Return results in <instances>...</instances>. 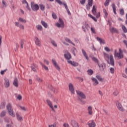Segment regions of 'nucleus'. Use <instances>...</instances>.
I'll return each mask as SVG.
<instances>
[{"instance_id": "f257e3e1", "label": "nucleus", "mask_w": 127, "mask_h": 127, "mask_svg": "<svg viewBox=\"0 0 127 127\" xmlns=\"http://www.w3.org/2000/svg\"><path fill=\"white\" fill-rule=\"evenodd\" d=\"M104 57L107 59H110V65L115 66V61H114V57L113 56V55H110V56H109V54L104 53Z\"/></svg>"}, {"instance_id": "f03ea898", "label": "nucleus", "mask_w": 127, "mask_h": 127, "mask_svg": "<svg viewBox=\"0 0 127 127\" xmlns=\"http://www.w3.org/2000/svg\"><path fill=\"white\" fill-rule=\"evenodd\" d=\"M6 109L8 111V113L10 116H11L13 118H14L15 117V114L13 112V109H12V106L10 103H9L7 104L6 106Z\"/></svg>"}, {"instance_id": "7ed1b4c3", "label": "nucleus", "mask_w": 127, "mask_h": 127, "mask_svg": "<svg viewBox=\"0 0 127 127\" xmlns=\"http://www.w3.org/2000/svg\"><path fill=\"white\" fill-rule=\"evenodd\" d=\"M114 56L115 57L118 58V59H122V58H124V55L123 54L122 49H119V53L117 52V50H115Z\"/></svg>"}, {"instance_id": "20e7f679", "label": "nucleus", "mask_w": 127, "mask_h": 127, "mask_svg": "<svg viewBox=\"0 0 127 127\" xmlns=\"http://www.w3.org/2000/svg\"><path fill=\"white\" fill-rule=\"evenodd\" d=\"M83 25L82 26V29L84 32H87L89 29L90 28V25L88 23V22L85 21L82 23Z\"/></svg>"}, {"instance_id": "39448f33", "label": "nucleus", "mask_w": 127, "mask_h": 127, "mask_svg": "<svg viewBox=\"0 0 127 127\" xmlns=\"http://www.w3.org/2000/svg\"><path fill=\"white\" fill-rule=\"evenodd\" d=\"M64 57L65 59H66L67 61H69L70 59H71L72 58V56L71 55V54L68 52L67 50H64Z\"/></svg>"}, {"instance_id": "423d86ee", "label": "nucleus", "mask_w": 127, "mask_h": 127, "mask_svg": "<svg viewBox=\"0 0 127 127\" xmlns=\"http://www.w3.org/2000/svg\"><path fill=\"white\" fill-rule=\"evenodd\" d=\"M31 7L34 11H37L39 9V5L37 4L34 3V2H31Z\"/></svg>"}, {"instance_id": "0eeeda50", "label": "nucleus", "mask_w": 127, "mask_h": 127, "mask_svg": "<svg viewBox=\"0 0 127 127\" xmlns=\"http://www.w3.org/2000/svg\"><path fill=\"white\" fill-rule=\"evenodd\" d=\"M59 23L58 22L56 23V26L59 28H60V27L61 28H63V27H64V22L63 21V20H62V19L60 18L59 19Z\"/></svg>"}, {"instance_id": "6e6552de", "label": "nucleus", "mask_w": 127, "mask_h": 127, "mask_svg": "<svg viewBox=\"0 0 127 127\" xmlns=\"http://www.w3.org/2000/svg\"><path fill=\"white\" fill-rule=\"evenodd\" d=\"M76 93L81 99H86V95L82 91L76 90Z\"/></svg>"}, {"instance_id": "1a4fd4ad", "label": "nucleus", "mask_w": 127, "mask_h": 127, "mask_svg": "<svg viewBox=\"0 0 127 127\" xmlns=\"http://www.w3.org/2000/svg\"><path fill=\"white\" fill-rule=\"evenodd\" d=\"M116 105L119 111H121V112H125V109H124V107L122 106V104L119 102V101L116 102Z\"/></svg>"}, {"instance_id": "9d476101", "label": "nucleus", "mask_w": 127, "mask_h": 127, "mask_svg": "<svg viewBox=\"0 0 127 127\" xmlns=\"http://www.w3.org/2000/svg\"><path fill=\"white\" fill-rule=\"evenodd\" d=\"M88 3L86 4V9L90 10V7L93 6V0H88Z\"/></svg>"}, {"instance_id": "9b49d317", "label": "nucleus", "mask_w": 127, "mask_h": 127, "mask_svg": "<svg viewBox=\"0 0 127 127\" xmlns=\"http://www.w3.org/2000/svg\"><path fill=\"white\" fill-rule=\"evenodd\" d=\"M68 88L70 92L74 95V94H75V88H74V85H73L72 83H69L68 85Z\"/></svg>"}, {"instance_id": "f8f14e48", "label": "nucleus", "mask_w": 127, "mask_h": 127, "mask_svg": "<svg viewBox=\"0 0 127 127\" xmlns=\"http://www.w3.org/2000/svg\"><path fill=\"white\" fill-rule=\"evenodd\" d=\"M52 61L56 69L58 70L59 71H60V67L59 66V65L57 64V63L56 62V61L55 59H52Z\"/></svg>"}, {"instance_id": "ddd939ff", "label": "nucleus", "mask_w": 127, "mask_h": 127, "mask_svg": "<svg viewBox=\"0 0 127 127\" xmlns=\"http://www.w3.org/2000/svg\"><path fill=\"white\" fill-rule=\"evenodd\" d=\"M4 80V86L6 88H9V85H10L9 80H8V79L6 78H5Z\"/></svg>"}, {"instance_id": "4468645a", "label": "nucleus", "mask_w": 127, "mask_h": 127, "mask_svg": "<svg viewBox=\"0 0 127 127\" xmlns=\"http://www.w3.org/2000/svg\"><path fill=\"white\" fill-rule=\"evenodd\" d=\"M96 40H97V41H99L100 44H106V42L105 41V40L104 39H102L99 37H97L96 38Z\"/></svg>"}, {"instance_id": "2eb2a0df", "label": "nucleus", "mask_w": 127, "mask_h": 127, "mask_svg": "<svg viewBox=\"0 0 127 127\" xmlns=\"http://www.w3.org/2000/svg\"><path fill=\"white\" fill-rule=\"evenodd\" d=\"M35 38L36 39L35 41L36 45H37V46L40 47V46H41V43L40 42V40H39L38 39V37H35Z\"/></svg>"}, {"instance_id": "dca6fc26", "label": "nucleus", "mask_w": 127, "mask_h": 127, "mask_svg": "<svg viewBox=\"0 0 127 127\" xmlns=\"http://www.w3.org/2000/svg\"><path fill=\"white\" fill-rule=\"evenodd\" d=\"M67 63H68L69 64L72 65V66H74V67H77V66L79 65V64L78 63L72 62V61H67Z\"/></svg>"}, {"instance_id": "f3484780", "label": "nucleus", "mask_w": 127, "mask_h": 127, "mask_svg": "<svg viewBox=\"0 0 127 127\" xmlns=\"http://www.w3.org/2000/svg\"><path fill=\"white\" fill-rule=\"evenodd\" d=\"M87 111L90 116H92L93 115V107L92 106H89L87 108Z\"/></svg>"}, {"instance_id": "a211bd4d", "label": "nucleus", "mask_w": 127, "mask_h": 127, "mask_svg": "<svg viewBox=\"0 0 127 127\" xmlns=\"http://www.w3.org/2000/svg\"><path fill=\"white\" fill-rule=\"evenodd\" d=\"M47 103L48 106L50 107V108H51L52 111H54V112L55 110H54V108H53V105L52 104V102L50 100L47 99Z\"/></svg>"}, {"instance_id": "6ab92c4d", "label": "nucleus", "mask_w": 127, "mask_h": 127, "mask_svg": "<svg viewBox=\"0 0 127 127\" xmlns=\"http://www.w3.org/2000/svg\"><path fill=\"white\" fill-rule=\"evenodd\" d=\"M81 51L83 56L85 58V59H86V60H89V57H88V55H87V53H86L85 50L82 49Z\"/></svg>"}, {"instance_id": "aec40b11", "label": "nucleus", "mask_w": 127, "mask_h": 127, "mask_svg": "<svg viewBox=\"0 0 127 127\" xmlns=\"http://www.w3.org/2000/svg\"><path fill=\"white\" fill-rule=\"evenodd\" d=\"M92 81L94 82L93 83V86H97L98 84H99V81L96 79L95 77H92L91 78Z\"/></svg>"}, {"instance_id": "412c9836", "label": "nucleus", "mask_w": 127, "mask_h": 127, "mask_svg": "<svg viewBox=\"0 0 127 127\" xmlns=\"http://www.w3.org/2000/svg\"><path fill=\"white\" fill-rule=\"evenodd\" d=\"M71 125L73 127H79V126H78V123L75 121V120L71 121Z\"/></svg>"}, {"instance_id": "4be33fe9", "label": "nucleus", "mask_w": 127, "mask_h": 127, "mask_svg": "<svg viewBox=\"0 0 127 127\" xmlns=\"http://www.w3.org/2000/svg\"><path fill=\"white\" fill-rule=\"evenodd\" d=\"M13 85L17 88L18 87V80L16 78H15L14 81L13 82Z\"/></svg>"}, {"instance_id": "5701e85b", "label": "nucleus", "mask_w": 127, "mask_h": 127, "mask_svg": "<svg viewBox=\"0 0 127 127\" xmlns=\"http://www.w3.org/2000/svg\"><path fill=\"white\" fill-rule=\"evenodd\" d=\"M110 30L111 32H112V33H118V30L116 28L113 27L111 28L110 29Z\"/></svg>"}, {"instance_id": "b1692460", "label": "nucleus", "mask_w": 127, "mask_h": 127, "mask_svg": "<svg viewBox=\"0 0 127 127\" xmlns=\"http://www.w3.org/2000/svg\"><path fill=\"white\" fill-rule=\"evenodd\" d=\"M98 65L99 68H101V69H103V70H104V68H105L106 67V66H107V65H106V64H105V63H102V64H98Z\"/></svg>"}, {"instance_id": "393cba45", "label": "nucleus", "mask_w": 127, "mask_h": 127, "mask_svg": "<svg viewBox=\"0 0 127 127\" xmlns=\"http://www.w3.org/2000/svg\"><path fill=\"white\" fill-rule=\"evenodd\" d=\"M41 24L45 28H47V27H48V24H47V23L44 21H41Z\"/></svg>"}, {"instance_id": "a878e982", "label": "nucleus", "mask_w": 127, "mask_h": 127, "mask_svg": "<svg viewBox=\"0 0 127 127\" xmlns=\"http://www.w3.org/2000/svg\"><path fill=\"white\" fill-rule=\"evenodd\" d=\"M92 12L94 15H96L97 13V10L96 9V6L93 5L92 9Z\"/></svg>"}, {"instance_id": "bb28decb", "label": "nucleus", "mask_w": 127, "mask_h": 127, "mask_svg": "<svg viewBox=\"0 0 127 127\" xmlns=\"http://www.w3.org/2000/svg\"><path fill=\"white\" fill-rule=\"evenodd\" d=\"M65 41H66V42H68V43H70V44H72V45H73V46H75V44H74V43L72 42V41H71V40H70V39H69L68 38H65Z\"/></svg>"}, {"instance_id": "cd10ccee", "label": "nucleus", "mask_w": 127, "mask_h": 127, "mask_svg": "<svg viewBox=\"0 0 127 127\" xmlns=\"http://www.w3.org/2000/svg\"><path fill=\"white\" fill-rule=\"evenodd\" d=\"M31 69L33 70L34 72H36V68H37V65L33 64L31 66Z\"/></svg>"}, {"instance_id": "c85d7f7f", "label": "nucleus", "mask_w": 127, "mask_h": 127, "mask_svg": "<svg viewBox=\"0 0 127 127\" xmlns=\"http://www.w3.org/2000/svg\"><path fill=\"white\" fill-rule=\"evenodd\" d=\"M112 8L113 9L114 13L117 14V12L116 11V10H117V7H116V4H115V3L112 4Z\"/></svg>"}, {"instance_id": "c756f323", "label": "nucleus", "mask_w": 127, "mask_h": 127, "mask_svg": "<svg viewBox=\"0 0 127 127\" xmlns=\"http://www.w3.org/2000/svg\"><path fill=\"white\" fill-rule=\"evenodd\" d=\"M89 127H96V124L94 122H92L88 124Z\"/></svg>"}, {"instance_id": "7c9ffc66", "label": "nucleus", "mask_w": 127, "mask_h": 127, "mask_svg": "<svg viewBox=\"0 0 127 127\" xmlns=\"http://www.w3.org/2000/svg\"><path fill=\"white\" fill-rule=\"evenodd\" d=\"M35 76H36V80L38 81V82H39V83H41L42 81H43V80L42 78L38 77V75H36Z\"/></svg>"}, {"instance_id": "2f4dec72", "label": "nucleus", "mask_w": 127, "mask_h": 127, "mask_svg": "<svg viewBox=\"0 0 127 127\" xmlns=\"http://www.w3.org/2000/svg\"><path fill=\"white\" fill-rule=\"evenodd\" d=\"M16 116L17 117V120L19 121H22V117L19 115L18 112L16 113Z\"/></svg>"}, {"instance_id": "473e14b6", "label": "nucleus", "mask_w": 127, "mask_h": 127, "mask_svg": "<svg viewBox=\"0 0 127 127\" xmlns=\"http://www.w3.org/2000/svg\"><path fill=\"white\" fill-rule=\"evenodd\" d=\"M40 8L41 10L42 11H44L45 10V6L43 5V4H39Z\"/></svg>"}, {"instance_id": "72a5a7b5", "label": "nucleus", "mask_w": 127, "mask_h": 127, "mask_svg": "<svg viewBox=\"0 0 127 127\" xmlns=\"http://www.w3.org/2000/svg\"><path fill=\"white\" fill-rule=\"evenodd\" d=\"M36 27L37 30H39V31H41L43 29L42 26H41V25H37Z\"/></svg>"}, {"instance_id": "f704fd0d", "label": "nucleus", "mask_w": 127, "mask_h": 127, "mask_svg": "<svg viewBox=\"0 0 127 127\" xmlns=\"http://www.w3.org/2000/svg\"><path fill=\"white\" fill-rule=\"evenodd\" d=\"M96 77L100 82H103V81H104V78H102V77L100 75H96Z\"/></svg>"}, {"instance_id": "c9c22d12", "label": "nucleus", "mask_w": 127, "mask_h": 127, "mask_svg": "<svg viewBox=\"0 0 127 127\" xmlns=\"http://www.w3.org/2000/svg\"><path fill=\"white\" fill-rule=\"evenodd\" d=\"M71 52L74 56H76V48L73 47L71 49Z\"/></svg>"}, {"instance_id": "e433bc0d", "label": "nucleus", "mask_w": 127, "mask_h": 127, "mask_svg": "<svg viewBox=\"0 0 127 127\" xmlns=\"http://www.w3.org/2000/svg\"><path fill=\"white\" fill-rule=\"evenodd\" d=\"M88 16L91 18H92V19H93V20H94V21H95L96 22H97V21H98V20L96 18V17L93 16V15H92L91 14H89Z\"/></svg>"}, {"instance_id": "4c0bfd02", "label": "nucleus", "mask_w": 127, "mask_h": 127, "mask_svg": "<svg viewBox=\"0 0 127 127\" xmlns=\"http://www.w3.org/2000/svg\"><path fill=\"white\" fill-rule=\"evenodd\" d=\"M122 28L124 31V32H125V33H127V27H126V26L122 25Z\"/></svg>"}, {"instance_id": "58836bf2", "label": "nucleus", "mask_w": 127, "mask_h": 127, "mask_svg": "<svg viewBox=\"0 0 127 127\" xmlns=\"http://www.w3.org/2000/svg\"><path fill=\"white\" fill-rule=\"evenodd\" d=\"M19 21L20 22H22V23H26V20H25L21 17L19 18Z\"/></svg>"}, {"instance_id": "ea45409f", "label": "nucleus", "mask_w": 127, "mask_h": 127, "mask_svg": "<svg viewBox=\"0 0 127 127\" xmlns=\"http://www.w3.org/2000/svg\"><path fill=\"white\" fill-rule=\"evenodd\" d=\"M40 64L42 66V67H43V68H44L45 70H49L48 67L47 66H46V65H44V64H43V63H42V62H40Z\"/></svg>"}, {"instance_id": "a19ab883", "label": "nucleus", "mask_w": 127, "mask_h": 127, "mask_svg": "<svg viewBox=\"0 0 127 127\" xmlns=\"http://www.w3.org/2000/svg\"><path fill=\"white\" fill-rule=\"evenodd\" d=\"M51 43L54 47H57V43H56V42L54 40H52L51 41Z\"/></svg>"}, {"instance_id": "79ce46f5", "label": "nucleus", "mask_w": 127, "mask_h": 127, "mask_svg": "<svg viewBox=\"0 0 127 127\" xmlns=\"http://www.w3.org/2000/svg\"><path fill=\"white\" fill-rule=\"evenodd\" d=\"M110 1H111V0H106L104 3V5L105 6H108V5L110 4Z\"/></svg>"}, {"instance_id": "37998d69", "label": "nucleus", "mask_w": 127, "mask_h": 127, "mask_svg": "<svg viewBox=\"0 0 127 127\" xmlns=\"http://www.w3.org/2000/svg\"><path fill=\"white\" fill-rule=\"evenodd\" d=\"M87 73H88V75H90V76H91V75H93V70H92L91 69L88 70Z\"/></svg>"}, {"instance_id": "c03bdc74", "label": "nucleus", "mask_w": 127, "mask_h": 127, "mask_svg": "<svg viewBox=\"0 0 127 127\" xmlns=\"http://www.w3.org/2000/svg\"><path fill=\"white\" fill-rule=\"evenodd\" d=\"M24 45V40H21L20 41V47L23 48V45Z\"/></svg>"}, {"instance_id": "a18cd8bd", "label": "nucleus", "mask_w": 127, "mask_h": 127, "mask_svg": "<svg viewBox=\"0 0 127 127\" xmlns=\"http://www.w3.org/2000/svg\"><path fill=\"white\" fill-rule=\"evenodd\" d=\"M6 114V112H5V111H3L0 114V117L2 118V117H4V116H5Z\"/></svg>"}, {"instance_id": "49530a36", "label": "nucleus", "mask_w": 127, "mask_h": 127, "mask_svg": "<svg viewBox=\"0 0 127 127\" xmlns=\"http://www.w3.org/2000/svg\"><path fill=\"white\" fill-rule=\"evenodd\" d=\"M19 108H20L21 110L24 111V112H26V111H27V109L24 107H23V106H19Z\"/></svg>"}, {"instance_id": "de8ad7c7", "label": "nucleus", "mask_w": 127, "mask_h": 127, "mask_svg": "<svg viewBox=\"0 0 127 127\" xmlns=\"http://www.w3.org/2000/svg\"><path fill=\"white\" fill-rule=\"evenodd\" d=\"M2 4L3 5L2 7H6V2L4 0H2Z\"/></svg>"}, {"instance_id": "09e8293b", "label": "nucleus", "mask_w": 127, "mask_h": 127, "mask_svg": "<svg viewBox=\"0 0 127 127\" xmlns=\"http://www.w3.org/2000/svg\"><path fill=\"white\" fill-rule=\"evenodd\" d=\"M90 29H91V32H92V33L96 34V31H95V28H94L93 27H91Z\"/></svg>"}, {"instance_id": "8fccbe9b", "label": "nucleus", "mask_w": 127, "mask_h": 127, "mask_svg": "<svg viewBox=\"0 0 127 127\" xmlns=\"http://www.w3.org/2000/svg\"><path fill=\"white\" fill-rule=\"evenodd\" d=\"M120 14L121 15H124L125 14V10H124V9H120Z\"/></svg>"}, {"instance_id": "3c124183", "label": "nucleus", "mask_w": 127, "mask_h": 127, "mask_svg": "<svg viewBox=\"0 0 127 127\" xmlns=\"http://www.w3.org/2000/svg\"><path fill=\"white\" fill-rule=\"evenodd\" d=\"M92 60L94 61V62H96V63H99V60H98L96 58H92Z\"/></svg>"}, {"instance_id": "603ef678", "label": "nucleus", "mask_w": 127, "mask_h": 127, "mask_svg": "<svg viewBox=\"0 0 127 127\" xmlns=\"http://www.w3.org/2000/svg\"><path fill=\"white\" fill-rule=\"evenodd\" d=\"M110 73L111 74H114V73H115V69L113 67H111L110 68Z\"/></svg>"}, {"instance_id": "864d4df0", "label": "nucleus", "mask_w": 127, "mask_h": 127, "mask_svg": "<svg viewBox=\"0 0 127 127\" xmlns=\"http://www.w3.org/2000/svg\"><path fill=\"white\" fill-rule=\"evenodd\" d=\"M103 12L105 14V16L107 17V16H108V12H107V10H106V9H103Z\"/></svg>"}, {"instance_id": "5fc2aeb1", "label": "nucleus", "mask_w": 127, "mask_h": 127, "mask_svg": "<svg viewBox=\"0 0 127 127\" xmlns=\"http://www.w3.org/2000/svg\"><path fill=\"white\" fill-rule=\"evenodd\" d=\"M52 17L54 18V19H56L57 18V16L56 15V14L55 13H52Z\"/></svg>"}, {"instance_id": "6e6d98bb", "label": "nucleus", "mask_w": 127, "mask_h": 127, "mask_svg": "<svg viewBox=\"0 0 127 127\" xmlns=\"http://www.w3.org/2000/svg\"><path fill=\"white\" fill-rule=\"evenodd\" d=\"M113 95L114 96H118V95H119V91H118V90H115L114 92H113Z\"/></svg>"}, {"instance_id": "4d7b16f0", "label": "nucleus", "mask_w": 127, "mask_h": 127, "mask_svg": "<svg viewBox=\"0 0 127 127\" xmlns=\"http://www.w3.org/2000/svg\"><path fill=\"white\" fill-rule=\"evenodd\" d=\"M56 1H57L59 4H63V2L61 1V0H56Z\"/></svg>"}, {"instance_id": "13d9d810", "label": "nucleus", "mask_w": 127, "mask_h": 127, "mask_svg": "<svg viewBox=\"0 0 127 127\" xmlns=\"http://www.w3.org/2000/svg\"><path fill=\"white\" fill-rule=\"evenodd\" d=\"M104 49L105 51H107V52H110V51H111V50H110L108 47H106Z\"/></svg>"}, {"instance_id": "bf43d9fd", "label": "nucleus", "mask_w": 127, "mask_h": 127, "mask_svg": "<svg viewBox=\"0 0 127 127\" xmlns=\"http://www.w3.org/2000/svg\"><path fill=\"white\" fill-rule=\"evenodd\" d=\"M85 3H86V0H80L81 4H85Z\"/></svg>"}, {"instance_id": "052dcab7", "label": "nucleus", "mask_w": 127, "mask_h": 127, "mask_svg": "<svg viewBox=\"0 0 127 127\" xmlns=\"http://www.w3.org/2000/svg\"><path fill=\"white\" fill-rule=\"evenodd\" d=\"M79 101H80L81 103L82 104H86V101L82 100L81 98H79Z\"/></svg>"}, {"instance_id": "680f3d73", "label": "nucleus", "mask_w": 127, "mask_h": 127, "mask_svg": "<svg viewBox=\"0 0 127 127\" xmlns=\"http://www.w3.org/2000/svg\"><path fill=\"white\" fill-rule=\"evenodd\" d=\"M44 62L47 64V65H49V61H48L47 60H44Z\"/></svg>"}, {"instance_id": "e2e57ef3", "label": "nucleus", "mask_w": 127, "mask_h": 127, "mask_svg": "<svg viewBox=\"0 0 127 127\" xmlns=\"http://www.w3.org/2000/svg\"><path fill=\"white\" fill-rule=\"evenodd\" d=\"M63 4H64L66 10L68 9V6H67V4H66L65 3H63Z\"/></svg>"}, {"instance_id": "0e129e2a", "label": "nucleus", "mask_w": 127, "mask_h": 127, "mask_svg": "<svg viewBox=\"0 0 127 127\" xmlns=\"http://www.w3.org/2000/svg\"><path fill=\"white\" fill-rule=\"evenodd\" d=\"M19 28H21V29H24V26L22 24H20L19 26Z\"/></svg>"}, {"instance_id": "69168bd1", "label": "nucleus", "mask_w": 127, "mask_h": 127, "mask_svg": "<svg viewBox=\"0 0 127 127\" xmlns=\"http://www.w3.org/2000/svg\"><path fill=\"white\" fill-rule=\"evenodd\" d=\"M49 127H56V123H55L53 125H49Z\"/></svg>"}, {"instance_id": "338daca9", "label": "nucleus", "mask_w": 127, "mask_h": 127, "mask_svg": "<svg viewBox=\"0 0 127 127\" xmlns=\"http://www.w3.org/2000/svg\"><path fill=\"white\" fill-rule=\"evenodd\" d=\"M17 99H18V100H19V101H20V100H21V99H22V97H21V96H20V95H18V97H17Z\"/></svg>"}, {"instance_id": "774afa93", "label": "nucleus", "mask_w": 127, "mask_h": 127, "mask_svg": "<svg viewBox=\"0 0 127 127\" xmlns=\"http://www.w3.org/2000/svg\"><path fill=\"white\" fill-rule=\"evenodd\" d=\"M64 127H69V125L68 124H64Z\"/></svg>"}]
</instances>
